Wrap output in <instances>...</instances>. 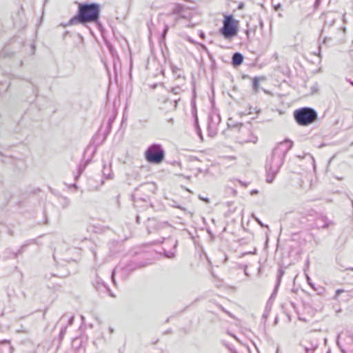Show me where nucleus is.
Here are the masks:
<instances>
[{"mask_svg": "<svg viewBox=\"0 0 353 353\" xmlns=\"http://www.w3.org/2000/svg\"><path fill=\"white\" fill-rule=\"evenodd\" d=\"M239 183L244 187H246L248 185L247 183L242 182L241 181H239Z\"/></svg>", "mask_w": 353, "mask_h": 353, "instance_id": "obj_30", "label": "nucleus"}, {"mask_svg": "<svg viewBox=\"0 0 353 353\" xmlns=\"http://www.w3.org/2000/svg\"><path fill=\"white\" fill-rule=\"evenodd\" d=\"M264 318H267V314H263Z\"/></svg>", "mask_w": 353, "mask_h": 353, "instance_id": "obj_43", "label": "nucleus"}, {"mask_svg": "<svg viewBox=\"0 0 353 353\" xmlns=\"http://www.w3.org/2000/svg\"><path fill=\"white\" fill-rule=\"evenodd\" d=\"M350 270H352V271H353V268H350Z\"/></svg>", "mask_w": 353, "mask_h": 353, "instance_id": "obj_44", "label": "nucleus"}, {"mask_svg": "<svg viewBox=\"0 0 353 353\" xmlns=\"http://www.w3.org/2000/svg\"><path fill=\"white\" fill-rule=\"evenodd\" d=\"M136 221L137 223H140V216H137V218H136Z\"/></svg>", "mask_w": 353, "mask_h": 353, "instance_id": "obj_32", "label": "nucleus"}, {"mask_svg": "<svg viewBox=\"0 0 353 353\" xmlns=\"http://www.w3.org/2000/svg\"><path fill=\"white\" fill-rule=\"evenodd\" d=\"M296 122L301 126H307L316 121L318 119L316 111L309 107L301 108L294 112Z\"/></svg>", "mask_w": 353, "mask_h": 353, "instance_id": "obj_3", "label": "nucleus"}, {"mask_svg": "<svg viewBox=\"0 0 353 353\" xmlns=\"http://www.w3.org/2000/svg\"><path fill=\"white\" fill-rule=\"evenodd\" d=\"M110 331L111 333L113 332V329L110 328Z\"/></svg>", "mask_w": 353, "mask_h": 353, "instance_id": "obj_41", "label": "nucleus"}, {"mask_svg": "<svg viewBox=\"0 0 353 353\" xmlns=\"http://www.w3.org/2000/svg\"><path fill=\"white\" fill-rule=\"evenodd\" d=\"M174 108H176V106H177L178 100L175 99V100L174 101Z\"/></svg>", "mask_w": 353, "mask_h": 353, "instance_id": "obj_35", "label": "nucleus"}, {"mask_svg": "<svg viewBox=\"0 0 353 353\" xmlns=\"http://www.w3.org/2000/svg\"><path fill=\"white\" fill-rule=\"evenodd\" d=\"M100 13L101 8L98 3H79L77 14L70 19L68 25L73 26L77 23L85 24L88 23H94L100 26Z\"/></svg>", "mask_w": 353, "mask_h": 353, "instance_id": "obj_2", "label": "nucleus"}, {"mask_svg": "<svg viewBox=\"0 0 353 353\" xmlns=\"http://www.w3.org/2000/svg\"><path fill=\"white\" fill-rule=\"evenodd\" d=\"M171 92L174 94H179L182 92V89L179 86H176L171 89Z\"/></svg>", "mask_w": 353, "mask_h": 353, "instance_id": "obj_18", "label": "nucleus"}, {"mask_svg": "<svg viewBox=\"0 0 353 353\" xmlns=\"http://www.w3.org/2000/svg\"><path fill=\"white\" fill-rule=\"evenodd\" d=\"M199 198H200L201 200H203V201H205L206 203H209L210 202V200L208 198H203V197H201V196Z\"/></svg>", "mask_w": 353, "mask_h": 353, "instance_id": "obj_25", "label": "nucleus"}, {"mask_svg": "<svg viewBox=\"0 0 353 353\" xmlns=\"http://www.w3.org/2000/svg\"><path fill=\"white\" fill-rule=\"evenodd\" d=\"M334 15V12H327L325 14V26H332L333 25L335 21V17Z\"/></svg>", "mask_w": 353, "mask_h": 353, "instance_id": "obj_14", "label": "nucleus"}, {"mask_svg": "<svg viewBox=\"0 0 353 353\" xmlns=\"http://www.w3.org/2000/svg\"><path fill=\"white\" fill-rule=\"evenodd\" d=\"M283 274H284V272L282 270H279V274L277 276V283H276V286H275V290H276V288L279 285L281 280V278H282Z\"/></svg>", "mask_w": 353, "mask_h": 353, "instance_id": "obj_17", "label": "nucleus"}, {"mask_svg": "<svg viewBox=\"0 0 353 353\" xmlns=\"http://www.w3.org/2000/svg\"><path fill=\"white\" fill-rule=\"evenodd\" d=\"M65 329H62V330H61V332H60V335H61V336H63V335L64 334V333H65Z\"/></svg>", "mask_w": 353, "mask_h": 353, "instance_id": "obj_33", "label": "nucleus"}, {"mask_svg": "<svg viewBox=\"0 0 353 353\" xmlns=\"http://www.w3.org/2000/svg\"><path fill=\"white\" fill-rule=\"evenodd\" d=\"M114 273H115V270H113L112 272L111 278H112V280L114 283H115Z\"/></svg>", "mask_w": 353, "mask_h": 353, "instance_id": "obj_23", "label": "nucleus"}, {"mask_svg": "<svg viewBox=\"0 0 353 353\" xmlns=\"http://www.w3.org/2000/svg\"><path fill=\"white\" fill-rule=\"evenodd\" d=\"M264 79H265L264 77H256L253 79L252 87H253V90H254L255 92H257L259 90L260 80H264Z\"/></svg>", "mask_w": 353, "mask_h": 353, "instance_id": "obj_15", "label": "nucleus"}, {"mask_svg": "<svg viewBox=\"0 0 353 353\" xmlns=\"http://www.w3.org/2000/svg\"><path fill=\"white\" fill-rule=\"evenodd\" d=\"M239 141L241 143H255L257 141V137L252 134L249 129H243L241 131V134L238 137Z\"/></svg>", "mask_w": 353, "mask_h": 353, "instance_id": "obj_8", "label": "nucleus"}, {"mask_svg": "<svg viewBox=\"0 0 353 353\" xmlns=\"http://www.w3.org/2000/svg\"><path fill=\"white\" fill-rule=\"evenodd\" d=\"M228 125L229 128H231V127H235V126L238 127L239 125L242 126V124L241 123L233 124L232 120V119H229L228 122Z\"/></svg>", "mask_w": 353, "mask_h": 353, "instance_id": "obj_19", "label": "nucleus"}, {"mask_svg": "<svg viewBox=\"0 0 353 353\" xmlns=\"http://www.w3.org/2000/svg\"><path fill=\"white\" fill-rule=\"evenodd\" d=\"M321 0L315 1V6H318L321 3Z\"/></svg>", "mask_w": 353, "mask_h": 353, "instance_id": "obj_29", "label": "nucleus"}, {"mask_svg": "<svg viewBox=\"0 0 353 353\" xmlns=\"http://www.w3.org/2000/svg\"><path fill=\"white\" fill-rule=\"evenodd\" d=\"M103 176L105 179H112L114 174L112 170L111 165H104L102 170Z\"/></svg>", "mask_w": 353, "mask_h": 353, "instance_id": "obj_12", "label": "nucleus"}, {"mask_svg": "<svg viewBox=\"0 0 353 353\" xmlns=\"http://www.w3.org/2000/svg\"><path fill=\"white\" fill-rule=\"evenodd\" d=\"M256 220L257 223H258L260 225H261L262 227H264V226H265V225H264V224H263V223H262L259 219H256Z\"/></svg>", "mask_w": 353, "mask_h": 353, "instance_id": "obj_26", "label": "nucleus"}, {"mask_svg": "<svg viewBox=\"0 0 353 353\" xmlns=\"http://www.w3.org/2000/svg\"><path fill=\"white\" fill-rule=\"evenodd\" d=\"M0 343H9V341L8 340H3L2 341H0Z\"/></svg>", "mask_w": 353, "mask_h": 353, "instance_id": "obj_34", "label": "nucleus"}, {"mask_svg": "<svg viewBox=\"0 0 353 353\" xmlns=\"http://www.w3.org/2000/svg\"><path fill=\"white\" fill-rule=\"evenodd\" d=\"M227 260H228V257H227V256H225V260H224V263H225V262L227 261Z\"/></svg>", "mask_w": 353, "mask_h": 353, "instance_id": "obj_39", "label": "nucleus"}, {"mask_svg": "<svg viewBox=\"0 0 353 353\" xmlns=\"http://www.w3.org/2000/svg\"><path fill=\"white\" fill-rule=\"evenodd\" d=\"M340 337H341V335L339 334L338 336H337V339H336V345L340 348L341 351L343 353H344V349L341 347V343H340V341H339Z\"/></svg>", "mask_w": 353, "mask_h": 353, "instance_id": "obj_20", "label": "nucleus"}, {"mask_svg": "<svg viewBox=\"0 0 353 353\" xmlns=\"http://www.w3.org/2000/svg\"><path fill=\"white\" fill-rule=\"evenodd\" d=\"M232 353H238L236 350H232Z\"/></svg>", "mask_w": 353, "mask_h": 353, "instance_id": "obj_42", "label": "nucleus"}, {"mask_svg": "<svg viewBox=\"0 0 353 353\" xmlns=\"http://www.w3.org/2000/svg\"><path fill=\"white\" fill-rule=\"evenodd\" d=\"M152 188V185L150 183L141 185L138 188H137L132 195L133 201L135 205L139 201H143L145 203H148L149 200V196L148 194L142 196L141 193H147L151 191Z\"/></svg>", "mask_w": 353, "mask_h": 353, "instance_id": "obj_6", "label": "nucleus"}, {"mask_svg": "<svg viewBox=\"0 0 353 353\" xmlns=\"http://www.w3.org/2000/svg\"><path fill=\"white\" fill-rule=\"evenodd\" d=\"M169 224L168 222H159L154 218H149L146 222V228L148 233L159 230L160 229L165 228Z\"/></svg>", "mask_w": 353, "mask_h": 353, "instance_id": "obj_7", "label": "nucleus"}, {"mask_svg": "<svg viewBox=\"0 0 353 353\" xmlns=\"http://www.w3.org/2000/svg\"><path fill=\"white\" fill-rule=\"evenodd\" d=\"M175 207H176V208H179V209L183 210H185V208H182V207H181V206H180V205H175Z\"/></svg>", "mask_w": 353, "mask_h": 353, "instance_id": "obj_37", "label": "nucleus"}, {"mask_svg": "<svg viewBox=\"0 0 353 353\" xmlns=\"http://www.w3.org/2000/svg\"><path fill=\"white\" fill-rule=\"evenodd\" d=\"M350 83L352 85H353V81H350Z\"/></svg>", "mask_w": 353, "mask_h": 353, "instance_id": "obj_40", "label": "nucleus"}, {"mask_svg": "<svg viewBox=\"0 0 353 353\" xmlns=\"http://www.w3.org/2000/svg\"><path fill=\"white\" fill-rule=\"evenodd\" d=\"M168 121L172 124L174 123V119L171 118L168 119Z\"/></svg>", "mask_w": 353, "mask_h": 353, "instance_id": "obj_36", "label": "nucleus"}, {"mask_svg": "<svg viewBox=\"0 0 353 353\" xmlns=\"http://www.w3.org/2000/svg\"><path fill=\"white\" fill-rule=\"evenodd\" d=\"M281 6L280 3L277 4L276 6H274V8L276 10H279L280 8H281Z\"/></svg>", "mask_w": 353, "mask_h": 353, "instance_id": "obj_27", "label": "nucleus"}, {"mask_svg": "<svg viewBox=\"0 0 353 353\" xmlns=\"http://www.w3.org/2000/svg\"><path fill=\"white\" fill-rule=\"evenodd\" d=\"M243 61V56L240 52H235L232 57V64L234 67L241 65Z\"/></svg>", "mask_w": 353, "mask_h": 353, "instance_id": "obj_11", "label": "nucleus"}, {"mask_svg": "<svg viewBox=\"0 0 353 353\" xmlns=\"http://www.w3.org/2000/svg\"><path fill=\"white\" fill-rule=\"evenodd\" d=\"M258 193V190H254L251 192V194L253 195V194H257Z\"/></svg>", "mask_w": 353, "mask_h": 353, "instance_id": "obj_31", "label": "nucleus"}, {"mask_svg": "<svg viewBox=\"0 0 353 353\" xmlns=\"http://www.w3.org/2000/svg\"><path fill=\"white\" fill-rule=\"evenodd\" d=\"M172 70L174 75L176 77V78H177V79L181 78V79H184V77L181 73L180 68L176 67V66H172Z\"/></svg>", "mask_w": 353, "mask_h": 353, "instance_id": "obj_16", "label": "nucleus"}, {"mask_svg": "<svg viewBox=\"0 0 353 353\" xmlns=\"http://www.w3.org/2000/svg\"><path fill=\"white\" fill-rule=\"evenodd\" d=\"M146 160L151 163H160L165 158V152L160 144L154 143L145 152Z\"/></svg>", "mask_w": 353, "mask_h": 353, "instance_id": "obj_4", "label": "nucleus"}, {"mask_svg": "<svg viewBox=\"0 0 353 353\" xmlns=\"http://www.w3.org/2000/svg\"><path fill=\"white\" fill-rule=\"evenodd\" d=\"M197 134L199 136V137L201 139H202V133H201V130L200 128H197V130H196Z\"/></svg>", "mask_w": 353, "mask_h": 353, "instance_id": "obj_21", "label": "nucleus"}, {"mask_svg": "<svg viewBox=\"0 0 353 353\" xmlns=\"http://www.w3.org/2000/svg\"><path fill=\"white\" fill-rule=\"evenodd\" d=\"M293 142L289 139L280 142L273 150L270 157L267 159L265 170L267 173L266 182H273L282 166L284 159L289 150L292 148Z\"/></svg>", "mask_w": 353, "mask_h": 353, "instance_id": "obj_1", "label": "nucleus"}, {"mask_svg": "<svg viewBox=\"0 0 353 353\" xmlns=\"http://www.w3.org/2000/svg\"><path fill=\"white\" fill-rule=\"evenodd\" d=\"M343 293L345 294L342 297L343 300L347 301L350 298L353 297V291H345L343 289H338L335 292L334 299L336 301H339V295Z\"/></svg>", "mask_w": 353, "mask_h": 353, "instance_id": "obj_9", "label": "nucleus"}, {"mask_svg": "<svg viewBox=\"0 0 353 353\" xmlns=\"http://www.w3.org/2000/svg\"><path fill=\"white\" fill-rule=\"evenodd\" d=\"M74 321V316H71L68 321V325H72Z\"/></svg>", "mask_w": 353, "mask_h": 353, "instance_id": "obj_24", "label": "nucleus"}, {"mask_svg": "<svg viewBox=\"0 0 353 353\" xmlns=\"http://www.w3.org/2000/svg\"><path fill=\"white\" fill-rule=\"evenodd\" d=\"M319 342L317 339L313 337L310 339L309 344L305 346V349L307 353L313 352L319 346Z\"/></svg>", "mask_w": 353, "mask_h": 353, "instance_id": "obj_10", "label": "nucleus"}, {"mask_svg": "<svg viewBox=\"0 0 353 353\" xmlns=\"http://www.w3.org/2000/svg\"><path fill=\"white\" fill-rule=\"evenodd\" d=\"M194 127H195V130H197V128H200L199 125V122H198V119L196 118L195 121H194Z\"/></svg>", "mask_w": 353, "mask_h": 353, "instance_id": "obj_22", "label": "nucleus"}, {"mask_svg": "<svg viewBox=\"0 0 353 353\" xmlns=\"http://www.w3.org/2000/svg\"><path fill=\"white\" fill-rule=\"evenodd\" d=\"M199 36H200L201 38L204 39L205 38L204 32L201 31L200 33H199Z\"/></svg>", "mask_w": 353, "mask_h": 353, "instance_id": "obj_28", "label": "nucleus"}, {"mask_svg": "<svg viewBox=\"0 0 353 353\" xmlns=\"http://www.w3.org/2000/svg\"><path fill=\"white\" fill-rule=\"evenodd\" d=\"M168 26H166L165 27V29H164V33H165V32L168 31Z\"/></svg>", "mask_w": 353, "mask_h": 353, "instance_id": "obj_38", "label": "nucleus"}, {"mask_svg": "<svg viewBox=\"0 0 353 353\" xmlns=\"http://www.w3.org/2000/svg\"><path fill=\"white\" fill-rule=\"evenodd\" d=\"M322 223V225H319L320 227L327 229L330 225H333V223L328 220V219L325 216H321L317 219V223Z\"/></svg>", "mask_w": 353, "mask_h": 353, "instance_id": "obj_13", "label": "nucleus"}, {"mask_svg": "<svg viewBox=\"0 0 353 353\" xmlns=\"http://www.w3.org/2000/svg\"><path fill=\"white\" fill-rule=\"evenodd\" d=\"M238 32L236 21L232 15H226L223 21V26L220 29L221 34L226 39L235 36Z\"/></svg>", "mask_w": 353, "mask_h": 353, "instance_id": "obj_5", "label": "nucleus"}]
</instances>
